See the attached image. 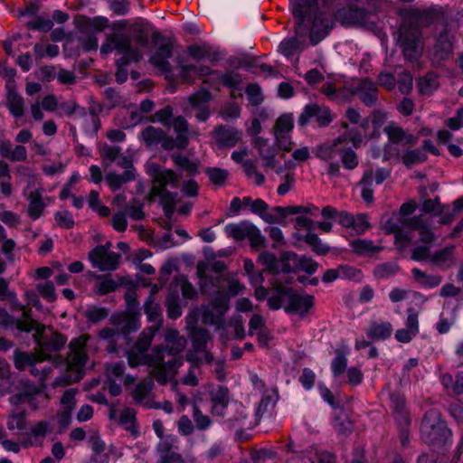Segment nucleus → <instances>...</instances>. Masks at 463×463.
Listing matches in <instances>:
<instances>
[{
    "instance_id": "1",
    "label": "nucleus",
    "mask_w": 463,
    "mask_h": 463,
    "mask_svg": "<svg viewBox=\"0 0 463 463\" xmlns=\"http://www.w3.org/2000/svg\"><path fill=\"white\" fill-rule=\"evenodd\" d=\"M144 308L148 321L155 325L142 331L134 346L128 352V362L131 367L139 364L149 365L152 367L151 373L156 381L164 384L175 376L176 370L183 364V359L176 355L184 349L186 340L176 329L169 328L165 334L167 346H156L153 350V354H146V352L161 325V310L159 305L151 298L146 301Z\"/></svg>"
},
{
    "instance_id": "2",
    "label": "nucleus",
    "mask_w": 463,
    "mask_h": 463,
    "mask_svg": "<svg viewBox=\"0 0 463 463\" xmlns=\"http://www.w3.org/2000/svg\"><path fill=\"white\" fill-rule=\"evenodd\" d=\"M289 7L296 20V31L305 36L309 31L312 45L319 43L329 33V20L319 8L318 0H290Z\"/></svg>"
},
{
    "instance_id": "3",
    "label": "nucleus",
    "mask_w": 463,
    "mask_h": 463,
    "mask_svg": "<svg viewBox=\"0 0 463 463\" xmlns=\"http://www.w3.org/2000/svg\"><path fill=\"white\" fill-rule=\"evenodd\" d=\"M91 338L81 335L70 343V354L66 359L57 356L53 360L55 367L65 370V373L57 376L55 385H67L80 381L83 376V367L87 361V351L90 349Z\"/></svg>"
},
{
    "instance_id": "4",
    "label": "nucleus",
    "mask_w": 463,
    "mask_h": 463,
    "mask_svg": "<svg viewBox=\"0 0 463 463\" xmlns=\"http://www.w3.org/2000/svg\"><path fill=\"white\" fill-rule=\"evenodd\" d=\"M114 50L121 55L116 61L118 66L116 79L118 83H122L127 80V71L123 67L130 62L140 61L142 53L137 47L132 46L130 37L124 33H114L108 36L100 47V53L106 55Z\"/></svg>"
},
{
    "instance_id": "5",
    "label": "nucleus",
    "mask_w": 463,
    "mask_h": 463,
    "mask_svg": "<svg viewBox=\"0 0 463 463\" xmlns=\"http://www.w3.org/2000/svg\"><path fill=\"white\" fill-rule=\"evenodd\" d=\"M147 173L153 178L154 193L159 196L165 214L171 216L177 203L178 194L167 192L166 187H176L179 176L174 171L154 163L147 165Z\"/></svg>"
},
{
    "instance_id": "6",
    "label": "nucleus",
    "mask_w": 463,
    "mask_h": 463,
    "mask_svg": "<svg viewBox=\"0 0 463 463\" xmlns=\"http://www.w3.org/2000/svg\"><path fill=\"white\" fill-rule=\"evenodd\" d=\"M363 141L362 135L354 129H348L331 143L323 144L317 147L316 156L321 160L328 162L327 174L336 176L340 173V165L335 158L340 155L342 146L351 143L354 148L360 146Z\"/></svg>"
},
{
    "instance_id": "7",
    "label": "nucleus",
    "mask_w": 463,
    "mask_h": 463,
    "mask_svg": "<svg viewBox=\"0 0 463 463\" xmlns=\"http://www.w3.org/2000/svg\"><path fill=\"white\" fill-rule=\"evenodd\" d=\"M18 330L21 332L34 331L33 338L43 360L52 358L51 354H46L47 351L57 352L64 346L67 341L62 335L53 333L50 328L34 320H25L18 323Z\"/></svg>"
},
{
    "instance_id": "8",
    "label": "nucleus",
    "mask_w": 463,
    "mask_h": 463,
    "mask_svg": "<svg viewBox=\"0 0 463 463\" xmlns=\"http://www.w3.org/2000/svg\"><path fill=\"white\" fill-rule=\"evenodd\" d=\"M421 439L434 448L452 443V432L437 410L428 411L420 425Z\"/></svg>"
},
{
    "instance_id": "9",
    "label": "nucleus",
    "mask_w": 463,
    "mask_h": 463,
    "mask_svg": "<svg viewBox=\"0 0 463 463\" xmlns=\"http://www.w3.org/2000/svg\"><path fill=\"white\" fill-rule=\"evenodd\" d=\"M408 227L409 233L414 237L413 232H417L420 241L424 245L416 246L411 254L414 260H423L430 256V244L435 240V235L432 231L427 226L425 222L420 216H415L404 222Z\"/></svg>"
},
{
    "instance_id": "10",
    "label": "nucleus",
    "mask_w": 463,
    "mask_h": 463,
    "mask_svg": "<svg viewBox=\"0 0 463 463\" xmlns=\"http://www.w3.org/2000/svg\"><path fill=\"white\" fill-rule=\"evenodd\" d=\"M224 232L237 241L248 239L253 247L263 246L265 243L260 230L250 221L230 222L224 226Z\"/></svg>"
},
{
    "instance_id": "11",
    "label": "nucleus",
    "mask_w": 463,
    "mask_h": 463,
    "mask_svg": "<svg viewBox=\"0 0 463 463\" xmlns=\"http://www.w3.org/2000/svg\"><path fill=\"white\" fill-rule=\"evenodd\" d=\"M217 289L213 299L202 309V320L206 325H214L220 327L223 324V317L229 309V298L226 294L220 291L217 285H213Z\"/></svg>"
},
{
    "instance_id": "12",
    "label": "nucleus",
    "mask_w": 463,
    "mask_h": 463,
    "mask_svg": "<svg viewBox=\"0 0 463 463\" xmlns=\"http://www.w3.org/2000/svg\"><path fill=\"white\" fill-rule=\"evenodd\" d=\"M281 270L288 273L296 270H302L309 275L314 274L318 263L307 256H299L293 251H287L281 256Z\"/></svg>"
},
{
    "instance_id": "13",
    "label": "nucleus",
    "mask_w": 463,
    "mask_h": 463,
    "mask_svg": "<svg viewBox=\"0 0 463 463\" xmlns=\"http://www.w3.org/2000/svg\"><path fill=\"white\" fill-rule=\"evenodd\" d=\"M398 35V42L405 59L413 61L419 58L422 52V43L419 31L417 29L408 31L405 28H401Z\"/></svg>"
},
{
    "instance_id": "14",
    "label": "nucleus",
    "mask_w": 463,
    "mask_h": 463,
    "mask_svg": "<svg viewBox=\"0 0 463 463\" xmlns=\"http://www.w3.org/2000/svg\"><path fill=\"white\" fill-rule=\"evenodd\" d=\"M279 293L285 296L284 309L289 314L305 316L314 305L313 297L307 294L294 293L291 288H281Z\"/></svg>"
},
{
    "instance_id": "15",
    "label": "nucleus",
    "mask_w": 463,
    "mask_h": 463,
    "mask_svg": "<svg viewBox=\"0 0 463 463\" xmlns=\"http://www.w3.org/2000/svg\"><path fill=\"white\" fill-rule=\"evenodd\" d=\"M111 243L97 246L89 253V259L94 268L101 271L115 270L118 264L119 256L109 250Z\"/></svg>"
},
{
    "instance_id": "16",
    "label": "nucleus",
    "mask_w": 463,
    "mask_h": 463,
    "mask_svg": "<svg viewBox=\"0 0 463 463\" xmlns=\"http://www.w3.org/2000/svg\"><path fill=\"white\" fill-rule=\"evenodd\" d=\"M408 220L397 221L392 217L383 222V229L385 233L394 234V244L400 251L411 246L412 242V236L409 233L408 227L404 224V222Z\"/></svg>"
},
{
    "instance_id": "17",
    "label": "nucleus",
    "mask_w": 463,
    "mask_h": 463,
    "mask_svg": "<svg viewBox=\"0 0 463 463\" xmlns=\"http://www.w3.org/2000/svg\"><path fill=\"white\" fill-rule=\"evenodd\" d=\"M311 119H314L319 126H327L333 119L330 109L317 103L306 105L299 116L298 122L306 126Z\"/></svg>"
},
{
    "instance_id": "18",
    "label": "nucleus",
    "mask_w": 463,
    "mask_h": 463,
    "mask_svg": "<svg viewBox=\"0 0 463 463\" xmlns=\"http://www.w3.org/2000/svg\"><path fill=\"white\" fill-rule=\"evenodd\" d=\"M41 354H30L25 352L16 350L14 354V363L17 369L24 370L26 367H31L33 374H39L40 370L42 371L41 378L45 379L51 372V368L43 366L40 369L37 368V364L43 361Z\"/></svg>"
},
{
    "instance_id": "19",
    "label": "nucleus",
    "mask_w": 463,
    "mask_h": 463,
    "mask_svg": "<svg viewBox=\"0 0 463 463\" xmlns=\"http://www.w3.org/2000/svg\"><path fill=\"white\" fill-rule=\"evenodd\" d=\"M211 99V93L203 89L189 97V109L195 113V117L199 121L204 122L209 118L208 102Z\"/></svg>"
},
{
    "instance_id": "20",
    "label": "nucleus",
    "mask_w": 463,
    "mask_h": 463,
    "mask_svg": "<svg viewBox=\"0 0 463 463\" xmlns=\"http://www.w3.org/2000/svg\"><path fill=\"white\" fill-rule=\"evenodd\" d=\"M253 146L258 150L262 161L263 167L266 170L274 169L277 165V149L268 138L256 137L252 141Z\"/></svg>"
},
{
    "instance_id": "21",
    "label": "nucleus",
    "mask_w": 463,
    "mask_h": 463,
    "mask_svg": "<svg viewBox=\"0 0 463 463\" xmlns=\"http://www.w3.org/2000/svg\"><path fill=\"white\" fill-rule=\"evenodd\" d=\"M338 222L343 227L350 230V232L354 235L363 234L370 228L366 214L354 216L348 213L341 212L339 213Z\"/></svg>"
},
{
    "instance_id": "22",
    "label": "nucleus",
    "mask_w": 463,
    "mask_h": 463,
    "mask_svg": "<svg viewBox=\"0 0 463 463\" xmlns=\"http://www.w3.org/2000/svg\"><path fill=\"white\" fill-rule=\"evenodd\" d=\"M136 411L132 408H124L118 411L114 405L109 408V418L111 420H117L119 424L123 425L133 435L137 434V428L136 426Z\"/></svg>"
},
{
    "instance_id": "23",
    "label": "nucleus",
    "mask_w": 463,
    "mask_h": 463,
    "mask_svg": "<svg viewBox=\"0 0 463 463\" xmlns=\"http://www.w3.org/2000/svg\"><path fill=\"white\" fill-rule=\"evenodd\" d=\"M453 52V36L448 33H442L433 47V59L436 62L449 59Z\"/></svg>"
},
{
    "instance_id": "24",
    "label": "nucleus",
    "mask_w": 463,
    "mask_h": 463,
    "mask_svg": "<svg viewBox=\"0 0 463 463\" xmlns=\"http://www.w3.org/2000/svg\"><path fill=\"white\" fill-rule=\"evenodd\" d=\"M173 53V44L171 43H164L157 47L156 52L150 56V62L160 70L162 72H170L171 66L168 59Z\"/></svg>"
},
{
    "instance_id": "25",
    "label": "nucleus",
    "mask_w": 463,
    "mask_h": 463,
    "mask_svg": "<svg viewBox=\"0 0 463 463\" xmlns=\"http://www.w3.org/2000/svg\"><path fill=\"white\" fill-rule=\"evenodd\" d=\"M354 92L366 106H373L377 99V88L367 78L360 80L354 88Z\"/></svg>"
},
{
    "instance_id": "26",
    "label": "nucleus",
    "mask_w": 463,
    "mask_h": 463,
    "mask_svg": "<svg viewBox=\"0 0 463 463\" xmlns=\"http://www.w3.org/2000/svg\"><path fill=\"white\" fill-rule=\"evenodd\" d=\"M339 16L345 25L365 26L368 24V14L361 8L348 7L340 11Z\"/></svg>"
},
{
    "instance_id": "27",
    "label": "nucleus",
    "mask_w": 463,
    "mask_h": 463,
    "mask_svg": "<svg viewBox=\"0 0 463 463\" xmlns=\"http://www.w3.org/2000/svg\"><path fill=\"white\" fill-rule=\"evenodd\" d=\"M43 192L42 188H37L30 192H24V195L29 201L27 213L33 220L40 218L45 208V204L43 201Z\"/></svg>"
},
{
    "instance_id": "28",
    "label": "nucleus",
    "mask_w": 463,
    "mask_h": 463,
    "mask_svg": "<svg viewBox=\"0 0 463 463\" xmlns=\"http://www.w3.org/2000/svg\"><path fill=\"white\" fill-rule=\"evenodd\" d=\"M46 397L39 391L33 389L32 392H24L10 397V403L13 405L28 404L32 409L37 410L40 402H44Z\"/></svg>"
},
{
    "instance_id": "29",
    "label": "nucleus",
    "mask_w": 463,
    "mask_h": 463,
    "mask_svg": "<svg viewBox=\"0 0 463 463\" xmlns=\"http://www.w3.org/2000/svg\"><path fill=\"white\" fill-rule=\"evenodd\" d=\"M52 425L47 420H41L34 423L28 433L29 440L24 443V448L38 446L43 443V439L52 432Z\"/></svg>"
},
{
    "instance_id": "30",
    "label": "nucleus",
    "mask_w": 463,
    "mask_h": 463,
    "mask_svg": "<svg viewBox=\"0 0 463 463\" xmlns=\"http://www.w3.org/2000/svg\"><path fill=\"white\" fill-rule=\"evenodd\" d=\"M110 321L113 325L118 326L119 330L124 334L137 331L141 326L137 317L124 313L112 316Z\"/></svg>"
},
{
    "instance_id": "31",
    "label": "nucleus",
    "mask_w": 463,
    "mask_h": 463,
    "mask_svg": "<svg viewBox=\"0 0 463 463\" xmlns=\"http://www.w3.org/2000/svg\"><path fill=\"white\" fill-rule=\"evenodd\" d=\"M430 261L442 269L451 268L455 265L454 246H449L437 250L430 258Z\"/></svg>"
},
{
    "instance_id": "32",
    "label": "nucleus",
    "mask_w": 463,
    "mask_h": 463,
    "mask_svg": "<svg viewBox=\"0 0 463 463\" xmlns=\"http://www.w3.org/2000/svg\"><path fill=\"white\" fill-rule=\"evenodd\" d=\"M154 387L152 379L147 378L143 382L137 384L132 392L133 399L136 402L141 403L147 408V404H151L152 401L149 400V394Z\"/></svg>"
},
{
    "instance_id": "33",
    "label": "nucleus",
    "mask_w": 463,
    "mask_h": 463,
    "mask_svg": "<svg viewBox=\"0 0 463 463\" xmlns=\"http://www.w3.org/2000/svg\"><path fill=\"white\" fill-rule=\"evenodd\" d=\"M392 404L394 410L395 414V420L398 422V424L401 426L402 432L403 433L405 429L410 424V419L407 415V413L403 411L404 409V400L398 396V395H392L391 397ZM402 444L405 443V438L402 437Z\"/></svg>"
},
{
    "instance_id": "34",
    "label": "nucleus",
    "mask_w": 463,
    "mask_h": 463,
    "mask_svg": "<svg viewBox=\"0 0 463 463\" xmlns=\"http://www.w3.org/2000/svg\"><path fill=\"white\" fill-rule=\"evenodd\" d=\"M212 412L217 416H224L230 398L227 389L219 388L212 396Z\"/></svg>"
},
{
    "instance_id": "35",
    "label": "nucleus",
    "mask_w": 463,
    "mask_h": 463,
    "mask_svg": "<svg viewBox=\"0 0 463 463\" xmlns=\"http://www.w3.org/2000/svg\"><path fill=\"white\" fill-rule=\"evenodd\" d=\"M392 330L388 321H373L367 330V335L373 340H383L391 336Z\"/></svg>"
},
{
    "instance_id": "36",
    "label": "nucleus",
    "mask_w": 463,
    "mask_h": 463,
    "mask_svg": "<svg viewBox=\"0 0 463 463\" xmlns=\"http://www.w3.org/2000/svg\"><path fill=\"white\" fill-rule=\"evenodd\" d=\"M141 119L142 114L133 106L124 109L117 118L118 123L123 128H132L137 125Z\"/></svg>"
},
{
    "instance_id": "37",
    "label": "nucleus",
    "mask_w": 463,
    "mask_h": 463,
    "mask_svg": "<svg viewBox=\"0 0 463 463\" xmlns=\"http://www.w3.org/2000/svg\"><path fill=\"white\" fill-rule=\"evenodd\" d=\"M170 127H173L178 140V148L184 149L188 140V123L183 117L173 118Z\"/></svg>"
},
{
    "instance_id": "38",
    "label": "nucleus",
    "mask_w": 463,
    "mask_h": 463,
    "mask_svg": "<svg viewBox=\"0 0 463 463\" xmlns=\"http://www.w3.org/2000/svg\"><path fill=\"white\" fill-rule=\"evenodd\" d=\"M211 69L208 66L186 65L181 67L180 77L184 82H193L195 78L209 75Z\"/></svg>"
},
{
    "instance_id": "39",
    "label": "nucleus",
    "mask_w": 463,
    "mask_h": 463,
    "mask_svg": "<svg viewBox=\"0 0 463 463\" xmlns=\"http://www.w3.org/2000/svg\"><path fill=\"white\" fill-rule=\"evenodd\" d=\"M427 159V154L420 148H407L402 150L401 161L407 167L423 163Z\"/></svg>"
},
{
    "instance_id": "40",
    "label": "nucleus",
    "mask_w": 463,
    "mask_h": 463,
    "mask_svg": "<svg viewBox=\"0 0 463 463\" xmlns=\"http://www.w3.org/2000/svg\"><path fill=\"white\" fill-rule=\"evenodd\" d=\"M139 137L147 147L154 148L164 137V131L161 128L149 126L140 133Z\"/></svg>"
},
{
    "instance_id": "41",
    "label": "nucleus",
    "mask_w": 463,
    "mask_h": 463,
    "mask_svg": "<svg viewBox=\"0 0 463 463\" xmlns=\"http://www.w3.org/2000/svg\"><path fill=\"white\" fill-rule=\"evenodd\" d=\"M135 179V173L133 170H125L122 175L115 173H109L105 176V180L109 186L113 190H118L121 186L131 180Z\"/></svg>"
},
{
    "instance_id": "42",
    "label": "nucleus",
    "mask_w": 463,
    "mask_h": 463,
    "mask_svg": "<svg viewBox=\"0 0 463 463\" xmlns=\"http://www.w3.org/2000/svg\"><path fill=\"white\" fill-rule=\"evenodd\" d=\"M124 364L115 363L107 366L106 374L109 380H119L128 385L135 382L136 378L130 375H124Z\"/></svg>"
},
{
    "instance_id": "43",
    "label": "nucleus",
    "mask_w": 463,
    "mask_h": 463,
    "mask_svg": "<svg viewBox=\"0 0 463 463\" xmlns=\"http://www.w3.org/2000/svg\"><path fill=\"white\" fill-rule=\"evenodd\" d=\"M258 262L261 264L266 270L273 274L282 272L281 258L278 260L276 256L269 251L261 252L258 257Z\"/></svg>"
},
{
    "instance_id": "44",
    "label": "nucleus",
    "mask_w": 463,
    "mask_h": 463,
    "mask_svg": "<svg viewBox=\"0 0 463 463\" xmlns=\"http://www.w3.org/2000/svg\"><path fill=\"white\" fill-rule=\"evenodd\" d=\"M241 132L235 128H221L216 133L217 141L225 146H233L241 139Z\"/></svg>"
},
{
    "instance_id": "45",
    "label": "nucleus",
    "mask_w": 463,
    "mask_h": 463,
    "mask_svg": "<svg viewBox=\"0 0 463 463\" xmlns=\"http://www.w3.org/2000/svg\"><path fill=\"white\" fill-rule=\"evenodd\" d=\"M278 400L279 396L275 390L266 392L257 408V416L262 417L265 413L271 412Z\"/></svg>"
},
{
    "instance_id": "46",
    "label": "nucleus",
    "mask_w": 463,
    "mask_h": 463,
    "mask_svg": "<svg viewBox=\"0 0 463 463\" xmlns=\"http://www.w3.org/2000/svg\"><path fill=\"white\" fill-rule=\"evenodd\" d=\"M411 272L420 286L425 288H433L439 286L442 281L440 276L426 274L417 268H414Z\"/></svg>"
},
{
    "instance_id": "47",
    "label": "nucleus",
    "mask_w": 463,
    "mask_h": 463,
    "mask_svg": "<svg viewBox=\"0 0 463 463\" xmlns=\"http://www.w3.org/2000/svg\"><path fill=\"white\" fill-rule=\"evenodd\" d=\"M350 247L354 252L361 255H370L383 249L381 245H375L372 241L363 239L350 241Z\"/></svg>"
},
{
    "instance_id": "48",
    "label": "nucleus",
    "mask_w": 463,
    "mask_h": 463,
    "mask_svg": "<svg viewBox=\"0 0 463 463\" xmlns=\"http://www.w3.org/2000/svg\"><path fill=\"white\" fill-rule=\"evenodd\" d=\"M172 445L168 440H162L158 444V452L161 463H183V459L177 453L171 450Z\"/></svg>"
},
{
    "instance_id": "49",
    "label": "nucleus",
    "mask_w": 463,
    "mask_h": 463,
    "mask_svg": "<svg viewBox=\"0 0 463 463\" xmlns=\"http://www.w3.org/2000/svg\"><path fill=\"white\" fill-rule=\"evenodd\" d=\"M296 34L295 37L285 39L280 43L279 48L283 55L292 56L302 49L303 42L300 40L302 36L297 33Z\"/></svg>"
},
{
    "instance_id": "50",
    "label": "nucleus",
    "mask_w": 463,
    "mask_h": 463,
    "mask_svg": "<svg viewBox=\"0 0 463 463\" xmlns=\"http://www.w3.org/2000/svg\"><path fill=\"white\" fill-rule=\"evenodd\" d=\"M209 75H210V79L212 80H218L222 81V83L224 86L230 87V88L237 87L241 80V75L234 71H227L225 73H219V72H215V71L213 72L211 71Z\"/></svg>"
},
{
    "instance_id": "51",
    "label": "nucleus",
    "mask_w": 463,
    "mask_h": 463,
    "mask_svg": "<svg viewBox=\"0 0 463 463\" xmlns=\"http://www.w3.org/2000/svg\"><path fill=\"white\" fill-rule=\"evenodd\" d=\"M7 103L11 113L14 117H21L24 114V99L12 89L8 90Z\"/></svg>"
},
{
    "instance_id": "52",
    "label": "nucleus",
    "mask_w": 463,
    "mask_h": 463,
    "mask_svg": "<svg viewBox=\"0 0 463 463\" xmlns=\"http://www.w3.org/2000/svg\"><path fill=\"white\" fill-rule=\"evenodd\" d=\"M187 51H188L189 55L193 59L197 60V61L203 60V59L211 60L213 58V54H215L213 52L212 47L205 43L190 45L188 47Z\"/></svg>"
},
{
    "instance_id": "53",
    "label": "nucleus",
    "mask_w": 463,
    "mask_h": 463,
    "mask_svg": "<svg viewBox=\"0 0 463 463\" xmlns=\"http://www.w3.org/2000/svg\"><path fill=\"white\" fill-rule=\"evenodd\" d=\"M340 157L343 166L347 170H354L357 167L359 160L356 153L351 147H346V145L342 146Z\"/></svg>"
},
{
    "instance_id": "54",
    "label": "nucleus",
    "mask_w": 463,
    "mask_h": 463,
    "mask_svg": "<svg viewBox=\"0 0 463 463\" xmlns=\"http://www.w3.org/2000/svg\"><path fill=\"white\" fill-rule=\"evenodd\" d=\"M305 241L312 247L314 252L317 255H325L329 251V246L313 232H307L304 238Z\"/></svg>"
},
{
    "instance_id": "55",
    "label": "nucleus",
    "mask_w": 463,
    "mask_h": 463,
    "mask_svg": "<svg viewBox=\"0 0 463 463\" xmlns=\"http://www.w3.org/2000/svg\"><path fill=\"white\" fill-rule=\"evenodd\" d=\"M7 428L11 431H23L26 428V419L24 411L14 412L7 420Z\"/></svg>"
},
{
    "instance_id": "56",
    "label": "nucleus",
    "mask_w": 463,
    "mask_h": 463,
    "mask_svg": "<svg viewBox=\"0 0 463 463\" xmlns=\"http://www.w3.org/2000/svg\"><path fill=\"white\" fill-rule=\"evenodd\" d=\"M399 267L396 263L389 262L378 265L374 270V276L379 279H385L397 273Z\"/></svg>"
},
{
    "instance_id": "57",
    "label": "nucleus",
    "mask_w": 463,
    "mask_h": 463,
    "mask_svg": "<svg viewBox=\"0 0 463 463\" xmlns=\"http://www.w3.org/2000/svg\"><path fill=\"white\" fill-rule=\"evenodd\" d=\"M373 171L367 170L364 172L363 179L361 181V184L364 186L362 189V197L367 203H371L373 199V190L370 188V186L373 184Z\"/></svg>"
},
{
    "instance_id": "58",
    "label": "nucleus",
    "mask_w": 463,
    "mask_h": 463,
    "mask_svg": "<svg viewBox=\"0 0 463 463\" xmlns=\"http://www.w3.org/2000/svg\"><path fill=\"white\" fill-rule=\"evenodd\" d=\"M248 100L250 105L258 106L263 101V94L260 87L258 84H249L245 90Z\"/></svg>"
},
{
    "instance_id": "59",
    "label": "nucleus",
    "mask_w": 463,
    "mask_h": 463,
    "mask_svg": "<svg viewBox=\"0 0 463 463\" xmlns=\"http://www.w3.org/2000/svg\"><path fill=\"white\" fill-rule=\"evenodd\" d=\"M404 129L395 122H390L385 128L384 132L388 137V141L400 143L402 142Z\"/></svg>"
},
{
    "instance_id": "60",
    "label": "nucleus",
    "mask_w": 463,
    "mask_h": 463,
    "mask_svg": "<svg viewBox=\"0 0 463 463\" xmlns=\"http://www.w3.org/2000/svg\"><path fill=\"white\" fill-rule=\"evenodd\" d=\"M294 128V119L291 114H283L276 121L274 132L291 133Z\"/></svg>"
},
{
    "instance_id": "61",
    "label": "nucleus",
    "mask_w": 463,
    "mask_h": 463,
    "mask_svg": "<svg viewBox=\"0 0 463 463\" xmlns=\"http://www.w3.org/2000/svg\"><path fill=\"white\" fill-rule=\"evenodd\" d=\"M438 80L435 74L429 73L425 77L420 79L419 89L423 94L432 92L438 87Z\"/></svg>"
},
{
    "instance_id": "62",
    "label": "nucleus",
    "mask_w": 463,
    "mask_h": 463,
    "mask_svg": "<svg viewBox=\"0 0 463 463\" xmlns=\"http://www.w3.org/2000/svg\"><path fill=\"white\" fill-rule=\"evenodd\" d=\"M402 152L400 149V143L388 141L383 147V159L389 161L392 159L401 160Z\"/></svg>"
},
{
    "instance_id": "63",
    "label": "nucleus",
    "mask_w": 463,
    "mask_h": 463,
    "mask_svg": "<svg viewBox=\"0 0 463 463\" xmlns=\"http://www.w3.org/2000/svg\"><path fill=\"white\" fill-rule=\"evenodd\" d=\"M175 288H180L184 298H190L194 295L193 285L188 281L187 278L180 275L175 279Z\"/></svg>"
},
{
    "instance_id": "64",
    "label": "nucleus",
    "mask_w": 463,
    "mask_h": 463,
    "mask_svg": "<svg viewBox=\"0 0 463 463\" xmlns=\"http://www.w3.org/2000/svg\"><path fill=\"white\" fill-rule=\"evenodd\" d=\"M191 337L194 342V348L201 350L205 346V344L209 340L210 336L205 329L195 328L191 332Z\"/></svg>"
}]
</instances>
